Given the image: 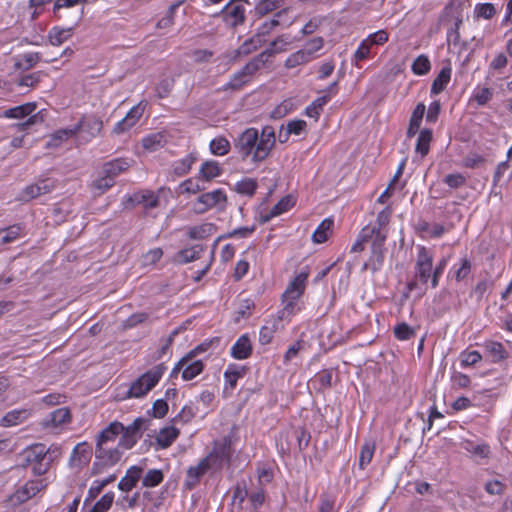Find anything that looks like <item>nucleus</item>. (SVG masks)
I'll list each match as a JSON object with an SVG mask.
<instances>
[{
	"label": "nucleus",
	"instance_id": "473e14b6",
	"mask_svg": "<svg viewBox=\"0 0 512 512\" xmlns=\"http://www.w3.org/2000/svg\"><path fill=\"white\" fill-rule=\"evenodd\" d=\"M77 125H80V130L89 133L92 137L98 135L103 128V122L96 117L83 118Z\"/></svg>",
	"mask_w": 512,
	"mask_h": 512
},
{
	"label": "nucleus",
	"instance_id": "ea45409f",
	"mask_svg": "<svg viewBox=\"0 0 512 512\" xmlns=\"http://www.w3.org/2000/svg\"><path fill=\"white\" fill-rule=\"evenodd\" d=\"M255 303L250 298L240 299L236 310L234 321L239 323L241 319H247L251 316V311L254 309Z\"/></svg>",
	"mask_w": 512,
	"mask_h": 512
},
{
	"label": "nucleus",
	"instance_id": "0e129e2a",
	"mask_svg": "<svg viewBox=\"0 0 512 512\" xmlns=\"http://www.w3.org/2000/svg\"><path fill=\"white\" fill-rule=\"evenodd\" d=\"M443 182L450 188L456 189L466 183V177L460 173L448 174L444 177Z\"/></svg>",
	"mask_w": 512,
	"mask_h": 512
},
{
	"label": "nucleus",
	"instance_id": "37998d69",
	"mask_svg": "<svg viewBox=\"0 0 512 512\" xmlns=\"http://www.w3.org/2000/svg\"><path fill=\"white\" fill-rule=\"evenodd\" d=\"M41 60L39 52H30L22 56L20 61L15 62V68L19 70H29L34 67Z\"/></svg>",
	"mask_w": 512,
	"mask_h": 512
},
{
	"label": "nucleus",
	"instance_id": "dca6fc26",
	"mask_svg": "<svg viewBox=\"0 0 512 512\" xmlns=\"http://www.w3.org/2000/svg\"><path fill=\"white\" fill-rule=\"evenodd\" d=\"M124 425L121 422H111L105 429H103L97 436L96 447L109 446V443H114L116 438L121 434Z\"/></svg>",
	"mask_w": 512,
	"mask_h": 512
},
{
	"label": "nucleus",
	"instance_id": "9b49d317",
	"mask_svg": "<svg viewBox=\"0 0 512 512\" xmlns=\"http://www.w3.org/2000/svg\"><path fill=\"white\" fill-rule=\"evenodd\" d=\"M386 234L377 231L372 239L371 256L368 262L364 263L363 270L370 269L373 273L381 269L384 263V243Z\"/></svg>",
	"mask_w": 512,
	"mask_h": 512
},
{
	"label": "nucleus",
	"instance_id": "7ed1b4c3",
	"mask_svg": "<svg viewBox=\"0 0 512 512\" xmlns=\"http://www.w3.org/2000/svg\"><path fill=\"white\" fill-rule=\"evenodd\" d=\"M307 278V273H299L287 286L286 290L282 295L284 308L282 309L278 317L280 320L286 316L294 314L296 310H298L297 301L304 293Z\"/></svg>",
	"mask_w": 512,
	"mask_h": 512
},
{
	"label": "nucleus",
	"instance_id": "052dcab7",
	"mask_svg": "<svg viewBox=\"0 0 512 512\" xmlns=\"http://www.w3.org/2000/svg\"><path fill=\"white\" fill-rule=\"evenodd\" d=\"M332 373L331 369H325L315 376V381L319 383V390H326L332 386Z\"/></svg>",
	"mask_w": 512,
	"mask_h": 512
},
{
	"label": "nucleus",
	"instance_id": "9d476101",
	"mask_svg": "<svg viewBox=\"0 0 512 512\" xmlns=\"http://www.w3.org/2000/svg\"><path fill=\"white\" fill-rule=\"evenodd\" d=\"M232 456V441L228 436L223 437L219 441H215L212 451L203 458L207 460L209 467H222L225 463H229Z\"/></svg>",
	"mask_w": 512,
	"mask_h": 512
},
{
	"label": "nucleus",
	"instance_id": "bf43d9fd",
	"mask_svg": "<svg viewBox=\"0 0 512 512\" xmlns=\"http://www.w3.org/2000/svg\"><path fill=\"white\" fill-rule=\"evenodd\" d=\"M220 338L214 337L210 340L204 341L203 343L196 346L194 349L187 353L188 357L193 360L198 354L206 352L212 345H219Z\"/></svg>",
	"mask_w": 512,
	"mask_h": 512
},
{
	"label": "nucleus",
	"instance_id": "7c9ffc66",
	"mask_svg": "<svg viewBox=\"0 0 512 512\" xmlns=\"http://www.w3.org/2000/svg\"><path fill=\"white\" fill-rule=\"evenodd\" d=\"M378 228H370V225L365 226L359 233L355 243L352 245V252H361L364 250V243L372 240Z\"/></svg>",
	"mask_w": 512,
	"mask_h": 512
},
{
	"label": "nucleus",
	"instance_id": "2eb2a0df",
	"mask_svg": "<svg viewBox=\"0 0 512 512\" xmlns=\"http://www.w3.org/2000/svg\"><path fill=\"white\" fill-rule=\"evenodd\" d=\"M210 469L207 464V460L201 459L200 462L196 466H191L187 470L186 479L183 483V486L186 490H193L199 483L201 478L207 473Z\"/></svg>",
	"mask_w": 512,
	"mask_h": 512
},
{
	"label": "nucleus",
	"instance_id": "603ef678",
	"mask_svg": "<svg viewBox=\"0 0 512 512\" xmlns=\"http://www.w3.org/2000/svg\"><path fill=\"white\" fill-rule=\"evenodd\" d=\"M282 0H261L255 7L256 13L264 16L282 6Z\"/></svg>",
	"mask_w": 512,
	"mask_h": 512
},
{
	"label": "nucleus",
	"instance_id": "5fc2aeb1",
	"mask_svg": "<svg viewBox=\"0 0 512 512\" xmlns=\"http://www.w3.org/2000/svg\"><path fill=\"white\" fill-rule=\"evenodd\" d=\"M113 501L114 493L107 492L94 504L89 512H107L111 508Z\"/></svg>",
	"mask_w": 512,
	"mask_h": 512
},
{
	"label": "nucleus",
	"instance_id": "09e8293b",
	"mask_svg": "<svg viewBox=\"0 0 512 512\" xmlns=\"http://www.w3.org/2000/svg\"><path fill=\"white\" fill-rule=\"evenodd\" d=\"M375 451V444L366 442L362 445L359 455V467L364 469L371 461Z\"/></svg>",
	"mask_w": 512,
	"mask_h": 512
},
{
	"label": "nucleus",
	"instance_id": "a211bd4d",
	"mask_svg": "<svg viewBox=\"0 0 512 512\" xmlns=\"http://www.w3.org/2000/svg\"><path fill=\"white\" fill-rule=\"evenodd\" d=\"M71 421L70 410L66 407L58 408L44 419L43 425L47 428H57Z\"/></svg>",
	"mask_w": 512,
	"mask_h": 512
},
{
	"label": "nucleus",
	"instance_id": "39448f33",
	"mask_svg": "<svg viewBox=\"0 0 512 512\" xmlns=\"http://www.w3.org/2000/svg\"><path fill=\"white\" fill-rule=\"evenodd\" d=\"M287 42L282 38L278 37L270 43V47L253 57L246 65H244L239 71L244 75L245 78L250 82L254 74L263 68L268 62L269 58L274 56L278 52L285 50Z\"/></svg>",
	"mask_w": 512,
	"mask_h": 512
},
{
	"label": "nucleus",
	"instance_id": "c756f323",
	"mask_svg": "<svg viewBox=\"0 0 512 512\" xmlns=\"http://www.w3.org/2000/svg\"><path fill=\"white\" fill-rule=\"evenodd\" d=\"M216 231V225L213 223H202L192 226L188 230V236L191 239H205Z\"/></svg>",
	"mask_w": 512,
	"mask_h": 512
},
{
	"label": "nucleus",
	"instance_id": "f8f14e48",
	"mask_svg": "<svg viewBox=\"0 0 512 512\" xmlns=\"http://www.w3.org/2000/svg\"><path fill=\"white\" fill-rule=\"evenodd\" d=\"M44 480H30L20 486L10 497L13 505H21L45 489Z\"/></svg>",
	"mask_w": 512,
	"mask_h": 512
},
{
	"label": "nucleus",
	"instance_id": "864d4df0",
	"mask_svg": "<svg viewBox=\"0 0 512 512\" xmlns=\"http://www.w3.org/2000/svg\"><path fill=\"white\" fill-rule=\"evenodd\" d=\"M164 475L163 472L159 469H151L148 470L145 474L142 485L144 487H154L159 485L163 481Z\"/></svg>",
	"mask_w": 512,
	"mask_h": 512
},
{
	"label": "nucleus",
	"instance_id": "c9c22d12",
	"mask_svg": "<svg viewBox=\"0 0 512 512\" xmlns=\"http://www.w3.org/2000/svg\"><path fill=\"white\" fill-rule=\"evenodd\" d=\"M330 101V95H322L316 98L309 106L305 109V114L314 118L316 121L318 120L323 107Z\"/></svg>",
	"mask_w": 512,
	"mask_h": 512
},
{
	"label": "nucleus",
	"instance_id": "e2e57ef3",
	"mask_svg": "<svg viewBox=\"0 0 512 512\" xmlns=\"http://www.w3.org/2000/svg\"><path fill=\"white\" fill-rule=\"evenodd\" d=\"M324 46V40L322 37H315L313 39H311L310 41H308L305 45V47L303 48V50L308 53V56L313 59L314 58V54L319 51L320 49H322Z\"/></svg>",
	"mask_w": 512,
	"mask_h": 512
},
{
	"label": "nucleus",
	"instance_id": "c85d7f7f",
	"mask_svg": "<svg viewBox=\"0 0 512 512\" xmlns=\"http://www.w3.org/2000/svg\"><path fill=\"white\" fill-rule=\"evenodd\" d=\"M179 435V430L175 427L169 426L160 430L156 437L157 444L162 448H168L176 440Z\"/></svg>",
	"mask_w": 512,
	"mask_h": 512
},
{
	"label": "nucleus",
	"instance_id": "6e6d98bb",
	"mask_svg": "<svg viewBox=\"0 0 512 512\" xmlns=\"http://www.w3.org/2000/svg\"><path fill=\"white\" fill-rule=\"evenodd\" d=\"M477 18L490 19L496 13L495 7L492 3L477 4L474 10Z\"/></svg>",
	"mask_w": 512,
	"mask_h": 512
},
{
	"label": "nucleus",
	"instance_id": "aec40b11",
	"mask_svg": "<svg viewBox=\"0 0 512 512\" xmlns=\"http://www.w3.org/2000/svg\"><path fill=\"white\" fill-rule=\"evenodd\" d=\"M143 473V468L139 466H131L125 476L118 483V488L123 492L131 491L138 483Z\"/></svg>",
	"mask_w": 512,
	"mask_h": 512
},
{
	"label": "nucleus",
	"instance_id": "b1692460",
	"mask_svg": "<svg viewBox=\"0 0 512 512\" xmlns=\"http://www.w3.org/2000/svg\"><path fill=\"white\" fill-rule=\"evenodd\" d=\"M452 69L450 65L444 66L437 77L433 80L431 85V94L437 95L441 93L449 83L451 79Z\"/></svg>",
	"mask_w": 512,
	"mask_h": 512
},
{
	"label": "nucleus",
	"instance_id": "20e7f679",
	"mask_svg": "<svg viewBox=\"0 0 512 512\" xmlns=\"http://www.w3.org/2000/svg\"><path fill=\"white\" fill-rule=\"evenodd\" d=\"M48 449L42 443H36L27 447L23 453V465H33V473L42 476L49 470L52 459L48 456Z\"/></svg>",
	"mask_w": 512,
	"mask_h": 512
},
{
	"label": "nucleus",
	"instance_id": "4c0bfd02",
	"mask_svg": "<svg viewBox=\"0 0 512 512\" xmlns=\"http://www.w3.org/2000/svg\"><path fill=\"white\" fill-rule=\"evenodd\" d=\"M209 148L213 155L224 156L229 153L231 144L227 138L218 136L211 140Z\"/></svg>",
	"mask_w": 512,
	"mask_h": 512
},
{
	"label": "nucleus",
	"instance_id": "72a5a7b5",
	"mask_svg": "<svg viewBox=\"0 0 512 512\" xmlns=\"http://www.w3.org/2000/svg\"><path fill=\"white\" fill-rule=\"evenodd\" d=\"M73 27H54L48 33L49 41L54 46H59L72 36Z\"/></svg>",
	"mask_w": 512,
	"mask_h": 512
},
{
	"label": "nucleus",
	"instance_id": "4be33fe9",
	"mask_svg": "<svg viewBox=\"0 0 512 512\" xmlns=\"http://www.w3.org/2000/svg\"><path fill=\"white\" fill-rule=\"evenodd\" d=\"M130 162L127 159L118 158L107 162L102 167V174L108 175L113 180L122 172L130 167Z\"/></svg>",
	"mask_w": 512,
	"mask_h": 512
},
{
	"label": "nucleus",
	"instance_id": "f257e3e1",
	"mask_svg": "<svg viewBox=\"0 0 512 512\" xmlns=\"http://www.w3.org/2000/svg\"><path fill=\"white\" fill-rule=\"evenodd\" d=\"M165 370L166 366L163 363L154 366L152 369L148 370L133 381L127 389L123 391L119 389L116 396L117 399L126 400L144 397L158 384Z\"/></svg>",
	"mask_w": 512,
	"mask_h": 512
},
{
	"label": "nucleus",
	"instance_id": "412c9836",
	"mask_svg": "<svg viewBox=\"0 0 512 512\" xmlns=\"http://www.w3.org/2000/svg\"><path fill=\"white\" fill-rule=\"evenodd\" d=\"M91 455V448L87 443H79L77 444L70 457V463L73 466H77L79 468L85 466L89 460Z\"/></svg>",
	"mask_w": 512,
	"mask_h": 512
},
{
	"label": "nucleus",
	"instance_id": "c03bdc74",
	"mask_svg": "<svg viewBox=\"0 0 512 512\" xmlns=\"http://www.w3.org/2000/svg\"><path fill=\"white\" fill-rule=\"evenodd\" d=\"M257 181L252 178H244L235 184L234 190L242 195L253 196L257 189Z\"/></svg>",
	"mask_w": 512,
	"mask_h": 512
},
{
	"label": "nucleus",
	"instance_id": "13d9d810",
	"mask_svg": "<svg viewBox=\"0 0 512 512\" xmlns=\"http://www.w3.org/2000/svg\"><path fill=\"white\" fill-rule=\"evenodd\" d=\"M461 366L469 367L477 364L482 360V355L480 352L474 350L469 352H462L460 355Z\"/></svg>",
	"mask_w": 512,
	"mask_h": 512
},
{
	"label": "nucleus",
	"instance_id": "79ce46f5",
	"mask_svg": "<svg viewBox=\"0 0 512 512\" xmlns=\"http://www.w3.org/2000/svg\"><path fill=\"white\" fill-rule=\"evenodd\" d=\"M204 369V364L201 360H195L188 362L182 371V378L185 381H189L198 376Z\"/></svg>",
	"mask_w": 512,
	"mask_h": 512
},
{
	"label": "nucleus",
	"instance_id": "f704fd0d",
	"mask_svg": "<svg viewBox=\"0 0 512 512\" xmlns=\"http://www.w3.org/2000/svg\"><path fill=\"white\" fill-rule=\"evenodd\" d=\"M246 369L244 367L230 364L224 372L226 384L230 389H234L237 385V380L244 376Z\"/></svg>",
	"mask_w": 512,
	"mask_h": 512
},
{
	"label": "nucleus",
	"instance_id": "2f4dec72",
	"mask_svg": "<svg viewBox=\"0 0 512 512\" xmlns=\"http://www.w3.org/2000/svg\"><path fill=\"white\" fill-rule=\"evenodd\" d=\"M166 143L165 134L162 132H155L149 134L142 139V145L146 150L156 151L163 147Z\"/></svg>",
	"mask_w": 512,
	"mask_h": 512
},
{
	"label": "nucleus",
	"instance_id": "f03ea898",
	"mask_svg": "<svg viewBox=\"0 0 512 512\" xmlns=\"http://www.w3.org/2000/svg\"><path fill=\"white\" fill-rule=\"evenodd\" d=\"M433 253L425 246H419L414 266V279L407 283L408 293L419 288V285L426 286L433 279Z\"/></svg>",
	"mask_w": 512,
	"mask_h": 512
},
{
	"label": "nucleus",
	"instance_id": "680f3d73",
	"mask_svg": "<svg viewBox=\"0 0 512 512\" xmlns=\"http://www.w3.org/2000/svg\"><path fill=\"white\" fill-rule=\"evenodd\" d=\"M247 83H249L247 78L244 77L241 71H238L233 74L230 81L225 85V90H240Z\"/></svg>",
	"mask_w": 512,
	"mask_h": 512
},
{
	"label": "nucleus",
	"instance_id": "49530a36",
	"mask_svg": "<svg viewBox=\"0 0 512 512\" xmlns=\"http://www.w3.org/2000/svg\"><path fill=\"white\" fill-rule=\"evenodd\" d=\"M196 159L197 158L193 154H189L185 158L176 161L173 164L174 174L177 176H183L187 174L190 171L192 164L196 161Z\"/></svg>",
	"mask_w": 512,
	"mask_h": 512
},
{
	"label": "nucleus",
	"instance_id": "3c124183",
	"mask_svg": "<svg viewBox=\"0 0 512 512\" xmlns=\"http://www.w3.org/2000/svg\"><path fill=\"white\" fill-rule=\"evenodd\" d=\"M394 335L400 341L409 340L416 336V330L407 323L402 322L394 327Z\"/></svg>",
	"mask_w": 512,
	"mask_h": 512
},
{
	"label": "nucleus",
	"instance_id": "cd10ccee",
	"mask_svg": "<svg viewBox=\"0 0 512 512\" xmlns=\"http://www.w3.org/2000/svg\"><path fill=\"white\" fill-rule=\"evenodd\" d=\"M433 139V133L431 129L424 128L419 132L415 151L420 154L421 157H425L430 149V143Z\"/></svg>",
	"mask_w": 512,
	"mask_h": 512
},
{
	"label": "nucleus",
	"instance_id": "4468645a",
	"mask_svg": "<svg viewBox=\"0 0 512 512\" xmlns=\"http://www.w3.org/2000/svg\"><path fill=\"white\" fill-rule=\"evenodd\" d=\"M144 113V106L139 103L135 106H133L126 116L116 123V125L113 128V133L115 134H122L127 131H129L132 127H134L137 122L140 120Z\"/></svg>",
	"mask_w": 512,
	"mask_h": 512
},
{
	"label": "nucleus",
	"instance_id": "58836bf2",
	"mask_svg": "<svg viewBox=\"0 0 512 512\" xmlns=\"http://www.w3.org/2000/svg\"><path fill=\"white\" fill-rule=\"evenodd\" d=\"M202 252L203 247L201 245H194L190 248H186L178 252L177 261L182 264L192 262L198 259Z\"/></svg>",
	"mask_w": 512,
	"mask_h": 512
},
{
	"label": "nucleus",
	"instance_id": "6e6552de",
	"mask_svg": "<svg viewBox=\"0 0 512 512\" xmlns=\"http://www.w3.org/2000/svg\"><path fill=\"white\" fill-rule=\"evenodd\" d=\"M149 424V419L138 417L130 425L124 426L118 446L126 450L132 449L142 437L143 432L149 427Z\"/></svg>",
	"mask_w": 512,
	"mask_h": 512
},
{
	"label": "nucleus",
	"instance_id": "e433bc0d",
	"mask_svg": "<svg viewBox=\"0 0 512 512\" xmlns=\"http://www.w3.org/2000/svg\"><path fill=\"white\" fill-rule=\"evenodd\" d=\"M221 172L222 168L219 163L213 160L203 162L200 168V175L206 181L218 177Z\"/></svg>",
	"mask_w": 512,
	"mask_h": 512
},
{
	"label": "nucleus",
	"instance_id": "f3484780",
	"mask_svg": "<svg viewBox=\"0 0 512 512\" xmlns=\"http://www.w3.org/2000/svg\"><path fill=\"white\" fill-rule=\"evenodd\" d=\"M483 351L492 363H499L509 357V353L504 345L497 341L490 340L484 342Z\"/></svg>",
	"mask_w": 512,
	"mask_h": 512
},
{
	"label": "nucleus",
	"instance_id": "ddd939ff",
	"mask_svg": "<svg viewBox=\"0 0 512 512\" xmlns=\"http://www.w3.org/2000/svg\"><path fill=\"white\" fill-rule=\"evenodd\" d=\"M258 141L259 144L255 151V158L266 159L275 146L276 138L274 128L268 125L264 126L262 128L261 134L258 133Z\"/></svg>",
	"mask_w": 512,
	"mask_h": 512
},
{
	"label": "nucleus",
	"instance_id": "de8ad7c7",
	"mask_svg": "<svg viewBox=\"0 0 512 512\" xmlns=\"http://www.w3.org/2000/svg\"><path fill=\"white\" fill-rule=\"evenodd\" d=\"M21 232H22V227L20 225H12L5 229H1L0 230V236H1L0 242L2 244L11 243V242L15 241L16 239H18Z\"/></svg>",
	"mask_w": 512,
	"mask_h": 512
},
{
	"label": "nucleus",
	"instance_id": "bb28decb",
	"mask_svg": "<svg viewBox=\"0 0 512 512\" xmlns=\"http://www.w3.org/2000/svg\"><path fill=\"white\" fill-rule=\"evenodd\" d=\"M333 225L334 221L331 218L324 219L314 231L312 240L319 244L326 242L332 234Z\"/></svg>",
	"mask_w": 512,
	"mask_h": 512
},
{
	"label": "nucleus",
	"instance_id": "393cba45",
	"mask_svg": "<svg viewBox=\"0 0 512 512\" xmlns=\"http://www.w3.org/2000/svg\"><path fill=\"white\" fill-rule=\"evenodd\" d=\"M37 105L35 102H28L10 109H7L3 112V116L5 118H14L20 119L26 116H30L36 110Z\"/></svg>",
	"mask_w": 512,
	"mask_h": 512
},
{
	"label": "nucleus",
	"instance_id": "4d7b16f0",
	"mask_svg": "<svg viewBox=\"0 0 512 512\" xmlns=\"http://www.w3.org/2000/svg\"><path fill=\"white\" fill-rule=\"evenodd\" d=\"M43 76H45V74L42 71H37L24 75L19 79L18 85L25 87H35L40 82Z\"/></svg>",
	"mask_w": 512,
	"mask_h": 512
},
{
	"label": "nucleus",
	"instance_id": "6ab92c4d",
	"mask_svg": "<svg viewBox=\"0 0 512 512\" xmlns=\"http://www.w3.org/2000/svg\"><path fill=\"white\" fill-rule=\"evenodd\" d=\"M252 354V344L247 334L241 335L231 348V356L238 360L247 359Z\"/></svg>",
	"mask_w": 512,
	"mask_h": 512
},
{
	"label": "nucleus",
	"instance_id": "69168bd1",
	"mask_svg": "<svg viewBox=\"0 0 512 512\" xmlns=\"http://www.w3.org/2000/svg\"><path fill=\"white\" fill-rule=\"evenodd\" d=\"M260 45V39L256 40L254 37L246 40L238 49L237 54L247 56L257 50Z\"/></svg>",
	"mask_w": 512,
	"mask_h": 512
},
{
	"label": "nucleus",
	"instance_id": "0eeeda50",
	"mask_svg": "<svg viewBox=\"0 0 512 512\" xmlns=\"http://www.w3.org/2000/svg\"><path fill=\"white\" fill-rule=\"evenodd\" d=\"M120 447L100 446L95 448L96 461L92 465L91 474L98 475L108 467L116 465L122 457Z\"/></svg>",
	"mask_w": 512,
	"mask_h": 512
},
{
	"label": "nucleus",
	"instance_id": "a878e982",
	"mask_svg": "<svg viewBox=\"0 0 512 512\" xmlns=\"http://www.w3.org/2000/svg\"><path fill=\"white\" fill-rule=\"evenodd\" d=\"M80 131V125H75L73 128L60 129L51 135L47 142L48 148H56L61 145L63 141L68 140Z\"/></svg>",
	"mask_w": 512,
	"mask_h": 512
},
{
	"label": "nucleus",
	"instance_id": "1a4fd4ad",
	"mask_svg": "<svg viewBox=\"0 0 512 512\" xmlns=\"http://www.w3.org/2000/svg\"><path fill=\"white\" fill-rule=\"evenodd\" d=\"M226 202L227 196L225 192L222 189H216L199 195L193 203L192 210L195 214L200 215L216 206H219L220 209H224Z\"/></svg>",
	"mask_w": 512,
	"mask_h": 512
},
{
	"label": "nucleus",
	"instance_id": "5701e85b",
	"mask_svg": "<svg viewBox=\"0 0 512 512\" xmlns=\"http://www.w3.org/2000/svg\"><path fill=\"white\" fill-rule=\"evenodd\" d=\"M129 200L135 204H142L148 209L155 208L159 205V197L149 190L137 192L130 197Z\"/></svg>",
	"mask_w": 512,
	"mask_h": 512
},
{
	"label": "nucleus",
	"instance_id": "a18cd8bd",
	"mask_svg": "<svg viewBox=\"0 0 512 512\" xmlns=\"http://www.w3.org/2000/svg\"><path fill=\"white\" fill-rule=\"evenodd\" d=\"M312 59L308 56V53H306L303 49H300L296 51L295 53L291 54L285 61V67L287 69L295 68L299 65L306 64L310 62Z\"/></svg>",
	"mask_w": 512,
	"mask_h": 512
},
{
	"label": "nucleus",
	"instance_id": "774afa93",
	"mask_svg": "<svg viewBox=\"0 0 512 512\" xmlns=\"http://www.w3.org/2000/svg\"><path fill=\"white\" fill-rule=\"evenodd\" d=\"M334 511H335V499L327 493L321 494L318 512H334Z\"/></svg>",
	"mask_w": 512,
	"mask_h": 512
},
{
	"label": "nucleus",
	"instance_id": "338daca9",
	"mask_svg": "<svg viewBox=\"0 0 512 512\" xmlns=\"http://www.w3.org/2000/svg\"><path fill=\"white\" fill-rule=\"evenodd\" d=\"M174 87V79L173 78H165L159 82L156 87V92L159 98H165L169 95L171 90Z\"/></svg>",
	"mask_w": 512,
	"mask_h": 512
},
{
	"label": "nucleus",
	"instance_id": "a19ab883",
	"mask_svg": "<svg viewBox=\"0 0 512 512\" xmlns=\"http://www.w3.org/2000/svg\"><path fill=\"white\" fill-rule=\"evenodd\" d=\"M116 479V475L112 474L108 476L107 478L103 480H96L93 482L92 486L88 490V497L85 500V503H87L90 500L95 499L102 490L110 483L114 482Z\"/></svg>",
	"mask_w": 512,
	"mask_h": 512
},
{
	"label": "nucleus",
	"instance_id": "8fccbe9b",
	"mask_svg": "<svg viewBox=\"0 0 512 512\" xmlns=\"http://www.w3.org/2000/svg\"><path fill=\"white\" fill-rule=\"evenodd\" d=\"M411 69L416 75H426L431 69L430 60L426 55H419L413 61Z\"/></svg>",
	"mask_w": 512,
	"mask_h": 512
},
{
	"label": "nucleus",
	"instance_id": "423d86ee",
	"mask_svg": "<svg viewBox=\"0 0 512 512\" xmlns=\"http://www.w3.org/2000/svg\"><path fill=\"white\" fill-rule=\"evenodd\" d=\"M258 144V130L256 128H247L235 139L234 149L242 160L251 157V160L255 163L262 162L265 159L255 158Z\"/></svg>",
	"mask_w": 512,
	"mask_h": 512
}]
</instances>
